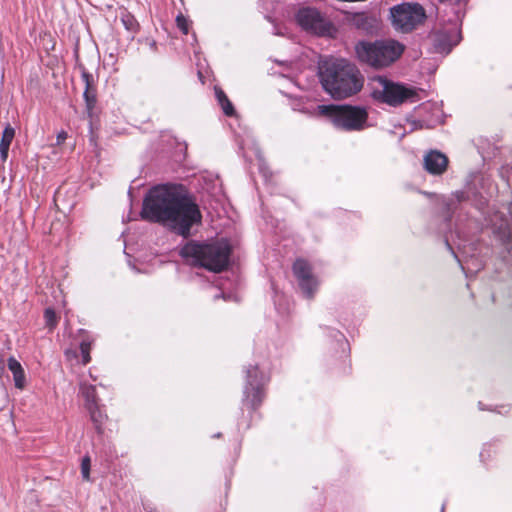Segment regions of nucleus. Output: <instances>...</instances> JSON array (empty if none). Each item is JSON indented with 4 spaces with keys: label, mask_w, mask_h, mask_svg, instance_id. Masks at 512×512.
<instances>
[{
    "label": "nucleus",
    "mask_w": 512,
    "mask_h": 512,
    "mask_svg": "<svg viewBox=\"0 0 512 512\" xmlns=\"http://www.w3.org/2000/svg\"><path fill=\"white\" fill-rule=\"evenodd\" d=\"M90 468H91L90 457L85 456L81 462V474H82V478L86 481L90 480Z\"/></svg>",
    "instance_id": "19"
},
{
    "label": "nucleus",
    "mask_w": 512,
    "mask_h": 512,
    "mask_svg": "<svg viewBox=\"0 0 512 512\" xmlns=\"http://www.w3.org/2000/svg\"><path fill=\"white\" fill-rule=\"evenodd\" d=\"M234 115H235V109H234L232 103L226 97V116H234Z\"/></svg>",
    "instance_id": "26"
},
{
    "label": "nucleus",
    "mask_w": 512,
    "mask_h": 512,
    "mask_svg": "<svg viewBox=\"0 0 512 512\" xmlns=\"http://www.w3.org/2000/svg\"><path fill=\"white\" fill-rule=\"evenodd\" d=\"M140 215L142 219L160 223L183 237L189 236L191 227L201 221L198 206L181 188L171 185L150 189L143 200Z\"/></svg>",
    "instance_id": "1"
},
{
    "label": "nucleus",
    "mask_w": 512,
    "mask_h": 512,
    "mask_svg": "<svg viewBox=\"0 0 512 512\" xmlns=\"http://www.w3.org/2000/svg\"><path fill=\"white\" fill-rule=\"evenodd\" d=\"M318 69L323 89L334 99L350 97L363 87V76L358 68L344 59L324 60Z\"/></svg>",
    "instance_id": "2"
},
{
    "label": "nucleus",
    "mask_w": 512,
    "mask_h": 512,
    "mask_svg": "<svg viewBox=\"0 0 512 512\" xmlns=\"http://www.w3.org/2000/svg\"><path fill=\"white\" fill-rule=\"evenodd\" d=\"M180 256L190 266L214 273L224 270V244L220 241H188L180 249Z\"/></svg>",
    "instance_id": "3"
},
{
    "label": "nucleus",
    "mask_w": 512,
    "mask_h": 512,
    "mask_svg": "<svg viewBox=\"0 0 512 512\" xmlns=\"http://www.w3.org/2000/svg\"><path fill=\"white\" fill-rule=\"evenodd\" d=\"M91 420L96 424V427L98 428L99 424H101L104 420V415L100 411L99 404L96 405V407L93 408H87Z\"/></svg>",
    "instance_id": "18"
},
{
    "label": "nucleus",
    "mask_w": 512,
    "mask_h": 512,
    "mask_svg": "<svg viewBox=\"0 0 512 512\" xmlns=\"http://www.w3.org/2000/svg\"><path fill=\"white\" fill-rule=\"evenodd\" d=\"M293 273L305 297L309 299L313 298L319 282L312 274L310 264L303 259L296 260L293 265Z\"/></svg>",
    "instance_id": "10"
},
{
    "label": "nucleus",
    "mask_w": 512,
    "mask_h": 512,
    "mask_svg": "<svg viewBox=\"0 0 512 512\" xmlns=\"http://www.w3.org/2000/svg\"><path fill=\"white\" fill-rule=\"evenodd\" d=\"M403 51L404 46L391 39L375 42L362 41L355 46L359 61L376 69L391 65L401 56Z\"/></svg>",
    "instance_id": "4"
},
{
    "label": "nucleus",
    "mask_w": 512,
    "mask_h": 512,
    "mask_svg": "<svg viewBox=\"0 0 512 512\" xmlns=\"http://www.w3.org/2000/svg\"><path fill=\"white\" fill-rule=\"evenodd\" d=\"M7 362L8 368L13 375L15 387L19 390H23L26 387V375L22 365L14 357L8 358Z\"/></svg>",
    "instance_id": "14"
},
{
    "label": "nucleus",
    "mask_w": 512,
    "mask_h": 512,
    "mask_svg": "<svg viewBox=\"0 0 512 512\" xmlns=\"http://www.w3.org/2000/svg\"><path fill=\"white\" fill-rule=\"evenodd\" d=\"M80 393L85 399V407L93 408L98 404V397L96 394V387L94 385H88L85 383L80 384Z\"/></svg>",
    "instance_id": "16"
},
{
    "label": "nucleus",
    "mask_w": 512,
    "mask_h": 512,
    "mask_svg": "<svg viewBox=\"0 0 512 512\" xmlns=\"http://www.w3.org/2000/svg\"><path fill=\"white\" fill-rule=\"evenodd\" d=\"M122 23L124 24V26L126 27V29L128 30H133L134 29V25H135V20L132 16L130 15H125L122 17Z\"/></svg>",
    "instance_id": "24"
},
{
    "label": "nucleus",
    "mask_w": 512,
    "mask_h": 512,
    "mask_svg": "<svg viewBox=\"0 0 512 512\" xmlns=\"http://www.w3.org/2000/svg\"><path fill=\"white\" fill-rule=\"evenodd\" d=\"M246 382L244 386L243 403L250 409L257 408L265 397V386L269 381L267 375L258 365H248L245 370Z\"/></svg>",
    "instance_id": "7"
},
{
    "label": "nucleus",
    "mask_w": 512,
    "mask_h": 512,
    "mask_svg": "<svg viewBox=\"0 0 512 512\" xmlns=\"http://www.w3.org/2000/svg\"><path fill=\"white\" fill-rule=\"evenodd\" d=\"M369 87L371 96L380 102L390 106H398L402 103L413 100L416 91L403 84L395 83L383 76H375L370 78Z\"/></svg>",
    "instance_id": "5"
},
{
    "label": "nucleus",
    "mask_w": 512,
    "mask_h": 512,
    "mask_svg": "<svg viewBox=\"0 0 512 512\" xmlns=\"http://www.w3.org/2000/svg\"><path fill=\"white\" fill-rule=\"evenodd\" d=\"M224 297V292L220 290L217 294L214 295V299H220Z\"/></svg>",
    "instance_id": "29"
},
{
    "label": "nucleus",
    "mask_w": 512,
    "mask_h": 512,
    "mask_svg": "<svg viewBox=\"0 0 512 512\" xmlns=\"http://www.w3.org/2000/svg\"><path fill=\"white\" fill-rule=\"evenodd\" d=\"M392 23L396 30L409 32L425 19V11L419 4L404 3L391 9Z\"/></svg>",
    "instance_id": "8"
},
{
    "label": "nucleus",
    "mask_w": 512,
    "mask_h": 512,
    "mask_svg": "<svg viewBox=\"0 0 512 512\" xmlns=\"http://www.w3.org/2000/svg\"><path fill=\"white\" fill-rule=\"evenodd\" d=\"M448 158L439 151L432 150L424 157L425 169L433 175H440L447 169Z\"/></svg>",
    "instance_id": "11"
},
{
    "label": "nucleus",
    "mask_w": 512,
    "mask_h": 512,
    "mask_svg": "<svg viewBox=\"0 0 512 512\" xmlns=\"http://www.w3.org/2000/svg\"><path fill=\"white\" fill-rule=\"evenodd\" d=\"M44 318L46 325L50 328H53L56 326L57 323V317L55 314V311L51 308H47L44 312Z\"/></svg>",
    "instance_id": "21"
},
{
    "label": "nucleus",
    "mask_w": 512,
    "mask_h": 512,
    "mask_svg": "<svg viewBox=\"0 0 512 512\" xmlns=\"http://www.w3.org/2000/svg\"><path fill=\"white\" fill-rule=\"evenodd\" d=\"M240 146L242 149L245 148H252L255 150V155L260 159V152L259 149L256 147L253 139L250 137V135H246L245 138H242L240 141Z\"/></svg>",
    "instance_id": "20"
},
{
    "label": "nucleus",
    "mask_w": 512,
    "mask_h": 512,
    "mask_svg": "<svg viewBox=\"0 0 512 512\" xmlns=\"http://www.w3.org/2000/svg\"><path fill=\"white\" fill-rule=\"evenodd\" d=\"M5 371V355L4 353L0 350V377L2 376V374L4 373Z\"/></svg>",
    "instance_id": "27"
},
{
    "label": "nucleus",
    "mask_w": 512,
    "mask_h": 512,
    "mask_svg": "<svg viewBox=\"0 0 512 512\" xmlns=\"http://www.w3.org/2000/svg\"><path fill=\"white\" fill-rule=\"evenodd\" d=\"M317 110L322 115H328L336 128L347 131H359L364 129L368 117L365 109L348 105H319Z\"/></svg>",
    "instance_id": "6"
},
{
    "label": "nucleus",
    "mask_w": 512,
    "mask_h": 512,
    "mask_svg": "<svg viewBox=\"0 0 512 512\" xmlns=\"http://www.w3.org/2000/svg\"><path fill=\"white\" fill-rule=\"evenodd\" d=\"M80 350H81V354H82V362L85 365V364L89 363L91 360V357H90L91 344L89 342L83 341L80 344Z\"/></svg>",
    "instance_id": "22"
},
{
    "label": "nucleus",
    "mask_w": 512,
    "mask_h": 512,
    "mask_svg": "<svg viewBox=\"0 0 512 512\" xmlns=\"http://www.w3.org/2000/svg\"><path fill=\"white\" fill-rule=\"evenodd\" d=\"M67 137V134L65 132H61L57 136V143H62Z\"/></svg>",
    "instance_id": "28"
},
{
    "label": "nucleus",
    "mask_w": 512,
    "mask_h": 512,
    "mask_svg": "<svg viewBox=\"0 0 512 512\" xmlns=\"http://www.w3.org/2000/svg\"><path fill=\"white\" fill-rule=\"evenodd\" d=\"M215 94L218 99L219 105L224 110V93L220 87L215 86Z\"/></svg>",
    "instance_id": "25"
},
{
    "label": "nucleus",
    "mask_w": 512,
    "mask_h": 512,
    "mask_svg": "<svg viewBox=\"0 0 512 512\" xmlns=\"http://www.w3.org/2000/svg\"><path fill=\"white\" fill-rule=\"evenodd\" d=\"M177 27L184 33L188 34L189 32V22L183 15H178L176 17Z\"/></svg>",
    "instance_id": "23"
},
{
    "label": "nucleus",
    "mask_w": 512,
    "mask_h": 512,
    "mask_svg": "<svg viewBox=\"0 0 512 512\" xmlns=\"http://www.w3.org/2000/svg\"><path fill=\"white\" fill-rule=\"evenodd\" d=\"M226 281L231 277L236 281L240 274L239 257L234 255L233 246L226 240Z\"/></svg>",
    "instance_id": "13"
},
{
    "label": "nucleus",
    "mask_w": 512,
    "mask_h": 512,
    "mask_svg": "<svg viewBox=\"0 0 512 512\" xmlns=\"http://www.w3.org/2000/svg\"><path fill=\"white\" fill-rule=\"evenodd\" d=\"M15 136V130L7 126L2 133V138L0 141V156L3 161H5L8 157V151L10 144Z\"/></svg>",
    "instance_id": "17"
},
{
    "label": "nucleus",
    "mask_w": 512,
    "mask_h": 512,
    "mask_svg": "<svg viewBox=\"0 0 512 512\" xmlns=\"http://www.w3.org/2000/svg\"><path fill=\"white\" fill-rule=\"evenodd\" d=\"M296 21L304 30L316 35H325L331 30L330 22L313 7L300 8L296 13Z\"/></svg>",
    "instance_id": "9"
},
{
    "label": "nucleus",
    "mask_w": 512,
    "mask_h": 512,
    "mask_svg": "<svg viewBox=\"0 0 512 512\" xmlns=\"http://www.w3.org/2000/svg\"><path fill=\"white\" fill-rule=\"evenodd\" d=\"M460 41V35L456 31L442 32L436 35L435 48L440 53H449L453 46Z\"/></svg>",
    "instance_id": "12"
},
{
    "label": "nucleus",
    "mask_w": 512,
    "mask_h": 512,
    "mask_svg": "<svg viewBox=\"0 0 512 512\" xmlns=\"http://www.w3.org/2000/svg\"><path fill=\"white\" fill-rule=\"evenodd\" d=\"M82 78H83V80L85 82V86H86L85 91H84V99L86 102V109H87L88 114L91 115L92 111L95 107V104H96V95L91 89L92 77L89 73L84 71L82 73Z\"/></svg>",
    "instance_id": "15"
}]
</instances>
